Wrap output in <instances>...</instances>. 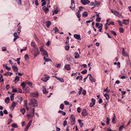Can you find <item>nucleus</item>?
I'll return each mask as SVG.
<instances>
[{
    "label": "nucleus",
    "mask_w": 131,
    "mask_h": 131,
    "mask_svg": "<svg viewBox=\"0 0 131 131\" xmlns=\"http://www.w3.org/2000/svg\"><path fill=\"white\" fill-rule=\"evenodd\" d=\"M28 105L31 107H34L37 106V101L34 98H32L30 99V103H29Z\"/></svg>",
    "instance_id": "obj_1"
},
{
    "label": "nucleus",
    "mask_w": 131,
    "mask_h": 131,
    "mask_svg": "<svg viewBox=\"0 0 131 131\" xmlns=\"http://www.w3.org/2000/svg\"><path fill=\"white\" fill-rule=\"evenodd\" d=\"M40 50L41 52V54L44 56H46V57H48V54L47 51L45 50L42 46L39 47Z\"/></svg>",
    "instance_id": "obj_2"
},
{
    "label": "nucleus",
    "mask_w": 131,
    "mask_h": 131,
    "mask_svg": "<svg viewBox=\"0 0 131 131\" xmlns=\"http://www.w3.org/2000/svg\"><path fill=\"white\" fill-rule=\"evenodd\" d=\"M111 11L114 15L118 17H120L122 15L119 12L114 10L111 9Z\"/></svg>",
    "instance_id": "obj_3"
},
{
    "label": "nucleus",
    "mask_w": 131,
    "mask_h": 131,
    "mask_svg": "<svg viewBox=\"0 0 131 131\" xmlns=\"http://www.w3.org/2000/svg\"><path fill=\"white\" fill-rule=\"evenodd\" d=\"M70 118L71 120V124L72 125L74 124L75 122V119L74 115L73 114L71 115L70 117Z\"/></svg>",
    "instance_id": "obj_4"
},
{
    "label": "nucleus",
    "mask_w": 131,
    "mask_h": 131,
    "mask_svg": "<svg viewBox=\"0 0 131 131\" xmlns=\"http://www.w3.org/2000/svg\"><path fill=\"white\" fill-rule=\"evenodd\" d=\"M34 55L35 57H37L40 53V52L38 49V48H36L34 49Z\"/></svg>",
    "instance_id": "obj_5"
},
{
    "label": "nucleus",
    "mask_w": 131,
    "mask_h": 131,
    "mask_svg": "<svg viewBox=\"0 0 131 131\" xmlns=\"http://www.w3.org/2000/svg\"><path fill=\"white\" fill-rule=\"evenodd\" d=\"M71 6L69 7L72 10H74L75 9L74 1L73 0H71Z\"/></svg>",
    "instance_id": "obj_6"
},
{
    "label": "nucleus",
    "mask_w": 131,
    "mask_h": 131,
    "mask_svg": "<svg viewBox=\"0 0 131 131\" xmlns=\"http://www.w3.org/2000/svg\"><path fill=\"white\" fill-rule=\"evenodd\" d=\"M100 3L99 2H97L96 1H95V3L94 4L93 2H91L90 4L89 5L90 6H92L93 5L94 6V7L96 6H98V5L100 4Z\"/></svg>",
    "instance_id": "obj_7"
},
{
    "label": "nucleus",
    "mask_w": 131,
    "mask_h": 131,
    "mask_svg": "<svg viewBox=\"0 0 131 131\" xmlns=\"http://www.w3.org/2000/svg\"><path fill=\"white\" fill-rule=\"evenodd\" d=\"M88 76H89V79L91 82H95L96 81L95 79L93 78L90 74H88Z\"/></svg>",
    "instance_id": "obj_8"
},
{
    "label": "nucleus",
    "mask_w": 131,
    "mask_h": 131,
    "mask_svg": "<svg viewBox=\"0 0 131 131\" xmlns=\"http://www.w3.org/2000/svg\"><path fill=\"white\" fill-rule=\"evenodd\" d=\"M81 3L84 5H86L89 3L90 1L88 0H81Z\"/></svg>",
    "instance_id": "obj_9"
},
{
    "label": "nucleus",
    "mask_w": 131,
    "mask_h": 131,
    "mask_svg": "<svg viewBox=\"0 0 131 131\" xmlns=\"http://www.w3.org/2000/svg\"><path fill=\"white\" fill-rule=\"evenodd\" d=\"M30 95L32 97H36L38 96V92H36L31 93Z\"/></svg>",
    "instance_id": "obj_10"
},
{
    "label": "nucleus",
    "mask_w": 131,
    "mask_h": 131,
    "mask_svg": "<svg viewBox=\"0 0 131 131\" xmlns=\"http://www.w3.org/2000/svg\"><path fill=\"white\" fill-rule=\"evenodd\" d=\"M95 100L94 98L91 99V102L89 105V106L91 107H93L95 104Z\"/></svg>",
    "instance_id": "obj_11"
},
{
    "label": "nucleus",
    "mask_w": 131,
    "mask_h": 131,
    "mask_svg": "<svg viewBox=\"0 0 131 131\" xmlns=\"http://www.w3.org/2000/svg\"><path fill=\"white\" fill-rule=\"evenodd\" d=\"M17 104V102H15L14 101H13L12 105L10 107L12 109V110L14 109Z\"/></svg>",
    "instance_id": "obj_12"
},
{
    "label": "nucleus",
    "mask_w": 131,
    "mask_h": 131,
    "mask_svg": "<svg viewBox=\"0 0 131 131\" xmlns=\"http://www.w3.org/2000/svg\"><path fill=\"white\" fill-rule=\"evenodd\" d=\"M86 110L85 109H83L82 112L81 114L82 116H85L88 115V113L86 112Z\"/></svg>",
    "instance_id": "obj_13"
},
{
    "label": "nucleus",
    "mask_w": 131,
    "mask_h": 131,
    "mask_svg": "<svg viewBox=\"0 0 131 131\" xmlns=\"http://www.w3.org/2000/svg\"><path fill=\"white\" fill-rule=\"evenodd\" d=\"M74 37L78 40H81V39L80 37V35L79 34H75L74 36Z\"/></svg>",
    "instance_id": "obj_14"
},
{
    "label": "nucleus",
    "mask_w": 131,
    "mask_h": 131,
    "mask_svg": "<svg viewBox=\"0 0 131 131\" xmlns=\"http://www.w3.org/2000/svg\"><path fill=\"white\" fill-rule=\"evenodd\" d=\"M32 121L31 120H30L28 123L27 125L26 126V129H25L24 130V131H27L28 129L29 128V127L30 126V125L32 123Z\"/></svg>",
    "instance_id": "obj_15"
},
{
    "label": "nucleus",
    "mask_w": 131,
    "mask_h": 131,
    "mask_svg": "<svg viewBox=\"0 0 131 131\" xmlns=\"http://www.w3.org/2000/svg\"><path fill=\"white\" fill-rule=\"evenodd\" d=\"M34 114V113L30 112L27 115V116L29 118H32L33 117Z\"/></svg>",
    "instance_id": "obj_16"
},
{
    "label": "nucleus",
    "mask_w": 131,
    "mask_h": 131,
    "mask_svg": "<svg viewBox=\"0 0 131 131\" xmlns=\"http://www.w3.org/2000/svg\"><path fill=\"white\" fill-rule=\"evenodd\" d=\"M42 9L44 10L46 14L47 13L49 10V9L48 8H46V6H43L42 7Z\"/></svg>",
    "instance_id": "obj_17"
},
{
    "label": "nucleus",
    "mask_w": 131,
    "mask_h": 131,
    "mask_svg": "<svg viewBox=\"0 0 131 131\" xmlns=\"http://www.w3.org/2000/svg\"><path fill=\"white\" fill-rule=\"evenodd\" d=\"M64 68L67 70H69L70 69V64L66 65L64 66Z\"/></svg>",
    "instance_id": "obj_18"
},
{
    "label": "nucleus",
    "mask_w": 131,
    "mask_h": 131,
    "mask_svg": "<svg viewBox=\"0 0 131 131\" xmlns=\"http://www.w3.org/2000/svg\"><path fill=\"white\" fill-rule=\"evenodd\" d=\"M123 24H124L125 25H127L128 24H129V19L127 20H123Z\"/></svg>",
    "instance_id": "obj_19"
},
{
    "label": "nucleus",
    "mask_w": 131,
    "mask_h": 131,
    "mask_svg": "<svg viewBox=\"0 0 131 131\" xmlns=\"http://www.w3.org/2000/svg\"><path fill=\"white\" fill-rule=\"evenodd\" d=\"M53 77H54V76ZM55 77L56 78V79H57L59 81H60V82H64V80L62 78H59L56 76H55Z\"/></svg>",
    "instance_id": "obj_20"
},
{
    "label": "nucleus",
    "mask_w": 131,
    "mask_h": 131,
    "mask_svg": "<svg viewBox=\"0 0 131 131\" xmlns=\"http://www.w3.org/2000/svg\"><path fill=\"white\" fill-rule=\"evenodd\" d=\"M122 54L123 55L126 57L128 56L127 53L126 52H125L124 48H123V50L122 52Z\"/></svg>",
    "instance_id": "obj_21"
},
{
    "label": "nucleus",
    "mask_w": 131,
    "mask_h": 131,
    "mask_svg": "<svg viewBox=\"0 0 131 131\" xmlns=\"http://www.w3.org/2000/svg\"><path fill=\"white\" fill-rule=\"evenodd\" d=\"M31 45L32 47H33L34 49H35L36 48H37L36 45L35 43L33 41L31 42Z\"/></svg>",
    "instance_id": "obj_22"
},
{
    "label": "nucleus",
    "mask_w": 131,
    "mask_h": 131,
    "mask_svg": "<svg viewBox=\"0 0 131 131\" xmlns=\"http://www.w3.org/2000/svg\"><path fill=\"white\" fill-rule=\"evenodd\" d=\"M51 24V22L49 21H47L46 23V25L47 27H48Z\"/></svg>",
    "instance_id": "obj_23"
},
{
    "label": "nucleus",
    "mask_w": 131,
    "mask_h": 131,
    "mask_svg": "<svg viewBox=\"0 0 131 131\" xmlns=\"http://www.w3.org/2000/svg\"><path fill=\"white\" fill-rule=\"evenodd\" d=\"M46 57L44 56L43 57V59L45 60V62H48L49 61H51V60L49 58H46Z\"/></svg>",
    "instance_id": "obj_24"
},
{
    "label": "nucleus",
    "mask_w": 131,
    "mask_h": 131,
    "mask_svg": "<svg viewBox=\"0 0 131 131\" xmlns=\"http://www.w3.org/2000/svg\"><path fill=\"white\" fill-rule=\"evenodd\" d=\"M10 99L9 97H7L5 99V102L6 103H9Z\"/></svg>",
    "instance_id": "obj_25"
},
{
    "label": "nucleus",
    "mask_w": 131,
    "mask_h": 131,
    "mask_svg": "<svg viewBox=\"0 0 131 131\" xmlns=\"http://www.w3.org/2000/svg\"><path fill=\"white\" fill-rule=\"evenodd\" d=\"M12 68L13 70L14 71H17L18 69L16 66H13Z\"/></svg>",
    "instance_id": "obj_26"
},
{
    "label": "nucleus",
    "mask_w": 131,
    "mask_h": 131,
    "mask_svg": "<svg viewBox=\"0 0 131 131\" xmlns=\"http://www.w3.org/2000/svg\"><path fill=\"white\" fill-rule=\"evenodd\" d=\"M104 96L106 97V100L108 101L109 99L108 94L107 93H105L104 95Z\"/></svg>",
    "instance_id": "obj_27"
},
{
    "label": "nucleus",
    "mask_w": 131,
    "mask_h": 131,
    "mask_svg": "<svg viewBox=\"0 0 131 131\" xmlns=\"http://www.w3.org/2000/svg\"><path fill=\"white\" fill-rule=\"evenodd\" d=\"M74 54L75 55L74 56L75 58H79L80 56L79 54L77 52H75L74 53Z\"/></svg>",
    "instance_id": "obj_28"
},
{
    "label": "nucleus",
    "mask_w": 131,
    "mask_h": 131,
    "mask_svg": "<svg viewBox=\"0 0 131 131\" xmlns=\"http://www.w3.org/2000/svg\"><path fill=\"white\" fill-rule=\"evenodd\" d=\"M58 113H61L63 116H65L66 115V113L62 111L59 110L58 112Z\"/></svg>",
    "instance_id": "obj_29"
},
{
    "label": "nucleus",
    "mask_w": 131,
    "mask_h": 131,
    "mask_svg": "<svg viewBox=\"0 0 131 131\" xmlns=\"http://www.w3.org/2000/svg\"><path fill=\"white\" fill-rule=\"evenodd\" d=\"M4 79H3V76L1 74H0V82H3Z\"/></svg>",
    "instance_id": "obj_30"
},
{
    "label": "nucleus",
    "mask_w": 131,
    "mask_h": 131,
    "mask_svg": "<svg viewBox=\"0 0 131 131\" xmlns=\"http://www.w3.org/2000/svg\"><path fill=\"white\" fill-rule=\"evenodd\" d=\"M19 77L18 76H16L15 79V83L18 82L19 80Z\"/></svg>",
    "instance_id": "obj_31"
},
{
    "label": "nucleus",
    "mask_w": 131,
    "mask_h": 131,
    "mask_svg": "<svg viewBox=\"0 0 131 131\" xmlns=\"http://www.w3.org/2000/svg\"><path fill=\"white\" fill-rule=\"evenodd\" d=\"M88 15V14L86 12H84L82 14V16L85 17L87 16Z\"/></svg>",
    "instance_id": "obj_32"
},
{
    "label": "nucleus",
    "mask_w": 131,
    "mask_h": 131,
    "mask_svg": "<svg viewBox=\"0 0 131 131\" xmlns=\"http://www.w3.org/2000/svg\"><path fill=\"white\" fill-rule=\"evenodd\" d=\"M17 98L18 99L17 101L19 102L20 103H21L23 100V98L21 97H18Z\"/></svg>",
    "instance_id": "obj_33"
},
{
    "label": "nucleus",
    "mask_w": 131,
    "mask_h": 131,
    "mask_svg": "<svg viewBox=\"0 0 131 131\" xmlns=\"http://www.w3.org/2000/svg\"><path fill=\"white\" fill-rule=\"evenodd\" d=\"M25 110L24 108L21 109L20 110V112H21L23 114H25Z\"/></svg>",
    "instance_id": "obj_34"
},
{
    "label": "nucleus",
    "mask_w": 131,
    "mask_h": 131,
    "mask_svg": "<svg viewBox=\"0 0 131 131\" xmlns=\"http://www.w3.org/2000/svg\"><path fill=\"white\" fill-rule=\"evenodd\" d=\"M80 12H78L76 13V15L78 18H79L81 17V15H80Z\"/></svg>",
    "instance_id": "obj_35"
},
{
    "label": "nucleus",
    "mask_w": 131,
    "mask_h": 131,
    "mask_svg": "<svg viewBox=\"0 0 131 131\" xmlns=\"http://www.w3.org/2000/svg\"><path fill=\"white\" fill-rule=\"evenodd\" d=\"M53 30H54V33H56V32L59 31L58 29L56 27H55L53 29Z\"/></svg>",
    "instance_id": "obj_36"
},
{
    "label": "nucleus",
    "mask_w": 131,
    "mask_h": 131,
    "mask_svg": "<svg viewBox=\"0 0 131 131\" xmlns=\"http://www.w3.org/2000/svg\"><path fill=\"white\" fill-rule=\"evenodd\" d=\"M106 120L107 121L106 124L107 125H108L110 123V119L109 117H107L106 118Z\"/></svg>",
    "instance_id": "obj_37"
},
{
    "label": "nucleus",
    "mask_w": 131,
    "mask_h": 131,
    "mask_svg": "<svg viewBox=\"0 0 131 131\" xmlns=\"http://www.w3.org/2000/svg\"><path fill=\"white\" fill-rule=\"evenodd\" d=\"M101 18L100 17H96V21L98 22H100L101 21Z\"/></svg>",
    "instance_id": "obj_38"
},
{
    "label": "nucleus",
    "mask_w": 131,
    "mask_h": 131,
    "mask_svg": "<svg viewBox=\"0 0 131 131\" xmlns=\"http://www.w3.org/2000/svg\"><path fill=\"white\" fill-rule=\"evenodd\" d=\"M64 107V105L63 104H62L60 105V108L62 110H63Z\"/></svg>",
    "instance_id": "obj_39"
},
{
    "label": "nucleus",
    "mask_w": 131,
    "mask_h": 131,
    "mask_svg": "<svg viewBox=\"0 0 131 131\" xmlns=\"http://www.w3.org/2000/svg\"><path fill=\"white\" fill-rule=\"evenodd\" d=\"M110 32H111V34H112L114 36H116L117 35L115 31L112 30V31H110Z\"/></svg>",
    "instance_id": "obj_40"
},
{
    "label": "nucleus",
    "mask_w": 131,
    "mask_h": 131,
    "mask_svg": "<svg viewBox=\"0 0 131 131\" xmlns=\"http://www.w3.org/2000/svg\"><path fill=\"white\" fill-rule=\"evenodd\" d=\"M21 85L22 86L23 89H24L25 88V84L24 82H23L21 83Z\"/></svg>",
    "instance_id": "obj_41"
},
{
    "label": "nucleus",
    "mask_w": 131,
    "mask_h": 131,
    "mask_svg": "<svg viewBox=\"0 0 131 131\" xmlns=\"http://www.w3.org/2000/svg\"><path fill=\"white\" fill-rule=\"evenodd\" d=\"M119 32L121 33H123L124 30V29L122 27H121L119 28Z\"/></svg>",
    "instance_id": "obj_42"
},
{
    "label": "nucleus",
    "mask_w": 131,
    "mask_h": 131,
    "mask_svg": "<svg viewBox=\"0 0 131 131\" xmlns=\"http://www.w3.org/2000/svg\"><path fill=\"white\" fill-rule=\"evenodd\" d=\"M26 84H28L30 86H32V83L31 82L28 81H27L26 82Z\"/></svg>",
    "instance_id": "obj_43"
},
{
    "label": "nucleus",
    "mask_w": 131,
    "mask_h": 131,
    "mask_svg": "<svg viewBox=\"0 0 131 131\" xmlns=\"http://www.w3.org/2000/svg\"><path fill=\"white\" fill-rule=\"evenodd\" d=\"M41 80L43 81L44 82H46L48 80V79H46L45 78H42L41 79Z\"/></svg>",
    "instance_id": "obj_44"
},
{
    "label": "nucleus",
    "mask_w": 131,
    "mask_h": 131,
    "mask_svg": "<svg viewBox=\"0 0 131 131\" xmlns=\"http://www.w3.org/2000/svg\"><path fill=\"white\" fill-rule=\"evenodd\" d=\"M53 11H54V12L55 14H57L58 12V9H56L55 10H54Z\"/></svg>",
    "instance_id": "obj_45"
},
{
    "label": "nucleus",
    "mask_w": 131,
    "mask_h": 131,
    "mask_svg": "<svg viewBox=\"0 0 131 131\" xmlns=\"http://www.w3.org/2000/svg\"><path fill=\"white\" fill-rule=\"evenodd\" d=\"M44 76L45 78L46 79H48V80L49 79L50 77L49 75L47 74H45L44 75Z\"/></svg>",
    "instance_id": "obj_46"
},
{
    "label": "nucleus",
    "mask_w": 131,
    "mask_h": 131,
    "mask_svg": "<svg viewBox=\"0 0 131 131\" xmlns=\"http://www.w3.org/2000/svg\"><path fill=\"white\" fill-rule=\"evenodd\" d=\"M25 60H28L29 58V56L27 54H26L25 56Z\"/></svg>",
    "instance_id": "obj_47"
},
{
    "label": "nucleus",
    "mask_w": 131,
    "mask_h": 131,
    "mask_svg": "<svg viewBox=\"0 0 131 131\" xmlns=\"http://www.w3.org/2000/svg\"><path fill=\"white\" fill-rule=\"evenodd\" d=\"M87 70H84L82 71L81 72V73L83 74H85L86 73Z\"/></svg>",
    "instance_id": "obj_48"
},
{
    "label": "nucleus",
    "mask_w": 131,
    "mask_h": 131,
    "mask_svg": "<svg viewBox=\"0 0 131 131\" xmlns=\"http://www.w3.org/2000/svg\"><path fill=\"white\" fill-rule=\"evenodd\" d=\"M35 4L37 6H38L39 5V4L38 3V0H35Z\"/></svg>",
    "instance_id": "obj_49"
},
{
    "label": "nucleus",
    "mask_w": 131,
    "mask_h": 131,
    "mask_svg": "<svg viewBox=\"0 0 131 131\" xmlns=\"http://www.w3.org/2000/svg\"><path fill=\"white\" fill-rule=\"evenodd\" d=\"M34 37L35 39V40L36 41H37L38 40V39L37 37V35L35 34H34Z\"/></svg>",
    "instance_id": "obj_50"
},
{
    "label": "nucleus",
    "mask_w": 131,
    "mask_h": 131,
    "mask_svg": "<svg viewBox=\"0 0 131 131\" xmlns=\"http://www.w3.org/2000/svg\"><path fill=\"white\" fill-rule=\"evenodd\" d=\"M83 8V7H82L80 6L79 8V10L78 11V12H80L82 10V9Z\"/></svg>",
    "instance_id": "obj_51"
},
{
    "label": "nucleus",
    "mask_w": 131,
    "mask_h": 131,
    "mask_svg": "<svg viewBox=\"0 0 131 131\" xmlns=\"http://www.w3.org/2000/svg\"><path fill=\"white\" fill-rule=\"evenodd\" d=\"M70 46H66L65 47V49L67 50H68Z\"/></svg>",
    "instance_id": "obj_52"
},
{
    "label": "nucleus",
    "mask_w": 131,
    "mask_h": 131,
    "mask_svg": "<svg viewBox=\"0 0 131 131\" xmlns=\"http://www.w3.org/2000/svg\"><path fill=\"white\" fill-rule=\"evenodd\" d=\"M112 122L113 123H115V116H114V117L113 118Z\"/></svg>",
    "instance_id": "obj_53"
},
{
    "label": "nucleus",
    "mask_w": 131,
    "mask_h": 131,
    "mask_svg": "<svg viewBox=\"0 0 131 131\" xmlns=\"http://www.w3.org/2000/svg\"><path fill=\"white\" fill-rule=\"evenodd\" d=\"M67 121L65 120L63 122V126L64 127H65L66 125H67Z\"/></svg>",
    "instance_id": "obj_54"
},
{
    "label": "nucleus",
    "mask_w": 131,
    "mask_h": 131,
    "mask_svg": "<svg viewBox=\"0 0 131 131\" xmlns=\"http://www.w3.org/2000/svg\"><path fill=\"white\" fill-rule=\"evenodd\" d=\"M14 37H16L18 38L19 36H17V33L16 32H15L14 34Z\"/></svg>",
    "instance_id": "obj_55"
},
{
    "label": "nucleus",
    "mask_w": 131,
    "mask_h": 131,
    "mask_svg": "<svg viewBox=\"0 0 131 131\" xmlns=\"http://www.w3.org/2000/svg\"><path fill=\"white\" fill-rule=\"evenodd\" d=\"M124 126L123 125H122L121 126H120L119 127V129L120 130H121L123 129L124 128Z\"/></svg>",
    "instance_id": "obj_56"
},
{
    "label": "nucleus",
    "mask_w": 131,
    "mask_h": 131,
    "mask_svg": "<svg viewBox=\"0 0 131 131\" xmlns=\"http://www.w3.org/2000/svg\"><path fill=\"white\" fill-rule=\"evenodd\" d=\"M12 126L14 128H16L17 127V126L16 124L15 123H14L12 125Z\"/></svg>",
    "instance_id": "obj_57"
},
{
    "label": "nucleus",
    "mask_w": 131,
    "mask_h": 131,
    "mask_svg": "<svg viewBox=\"0 0 131 131\" xmlns=\"http://www.w3.org/2000/svg\"><path fill=\"white\" fill-rule=\"evenodd\" d=\"M43 93L44 94H46L48 93V91H47L46 90V89H45L44 90H43L42 91Z\"/></svg>",
    "instance_id": "obj_58"
},
{
    "label": "nucleus",
    "mask_w": 131,
    "mask_h": 131,
    "mask_svg": "<svg viewBox=\"0 0 131 131\" xmlns=\"http://www.w3.org/2000/svg\"><path fill=\"white\" fill-rule=\"evenodd\" d=\"M10 88V86L9 85H7L6 86V89L7 90H8Z\"/></svg>",
    "instance_id": "obj_59"
},
{
    "label": "nucleus",
    "mask_w": 131,
    "mask_h": 131,
    "mask_svg": "<svg viewBox=\"0 0 131 131\" xmlns=\"http://www.w3.org/2000/svg\"><path fill=\"white\" fill-rule=\"evenodd\" d=\"M16 1L19 5H21V0H18L17 1Z\"/></svg>",
    "instance_id": "obj_60"
},
{
    "label": "nucleus",
    "mask_w": 131,
    "mask_h": 131,
    "mask_svg": "<svg viewBox=\"0 0 131 131\" xmlns=\"http://www.w3.org/2000/svg\"><path fill=\"white\" fill-rule=\"evenodd\" d=\"M2 50L3 51H6L7 49L5 47H3L2 48Z\"/></svg>",
    "instance_id": "obj_61"
},
{
    "label": "nucleus",
    "mask_w": 131,
    "mask_h": 131,
    "mask_svg": "<svg viewBox=\"0 0 131 131\" xmlns=\"http://www.w3.org/2000/svg\"><path fill=\"white\" fill-rule=\"evenodd\" d=\"M86 90H84L82 92V94H83L84 95H86Z\"/></svg>",
    "instance_id": "obj_62"
},
{
    "label": "nucleus",
    "mask_w": 131,
    "mask_h": 131,
    "mask_svg": "<svg viewBox=\"0 0 131 131\" xmlns=\"http://www.w3.org/2000/svg\"><path fill=\"white\" fill-rule=\"evenodd\" d=\"M77 112L79 113H80V112L81 109H80V107H78L77 108Z\"/></svg>",
    "instance_id": "obj_63"
},
{
    "label": "nucleus",
    "mask_w": 131,
    "mask_h": 131,
    "mask_svg": "<svg viewBox=\"0 0 131 131\" xmlns=\"http://www.w3.org/2000/svg\"><path fill=\"white\" fill-rule=\"evenodd\" d=\"M20 58H18L17 59L16 61L17 62V63L18 64H19L20 63V62L19 61L20 60Z\"/></svg>",
    "instance_id": "obj_64"
}]
</instances>
